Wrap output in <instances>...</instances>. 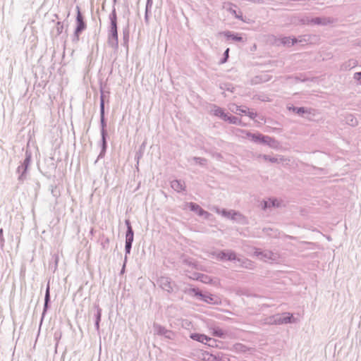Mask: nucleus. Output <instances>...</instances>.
<instances>
[{
  "label": "nucleus",
  "instance_id": "nucleus-12",
  "mask_svg": "<svg viewBox=\"0 0 361 361\" xmlns=\"http://www.w3.org/2000/svg\"><path fill=\"white\" fill-rule=\"evenodd\" d=\"M281 206V202L276 197H269L263 200L261 203L262 209L266 211L270 208H279Z\"/></svg>",
  "mask_w": 361,
  "mask_h": 361
},
{
  "label": "nucleus",
  "instance_id": "nucleus-64",
  "mask_svg": "<svg viewBox=\"0 0 361 361\" xmlns=\"http://www.w3.org/2000/svg\"><path fill=\"white\" fill-rule=\"evenodd\" d=\"M216 157H218V158H219V159H220V158H222V155H221L220 153H217V154H216Z\"/></svg>",
  "mask_w": 361,
  "mask_h": 361
},
{
  "label": "nucleus",
  "instance_id": "nucleus-17",
  "mask_svg": "<svg viewBox=\"0 0 361 361\" xmlns=\"http://www.w3.org/2000/svg\"><path fill=\"white\" fill-rule=\"evenodd\" d=\"M29 173V167L19 165L16 169V173L18 174V181L19 183H23L27 180Z\"/></svg>",
  "mask_w": 361,
  "mask_h": 361
},
{
  "label": "nucleus",
  "instance_id": "nucleus-29",
  "mask_svg": "<svg viewBox=\"0 0 361 361\" xmlns=\"http://www.w3.org/2000/svg\"><path fill=\"white\" fill-rule=\"evenodd\" d=\"M207 337H208V336H207L204 334L197 333V332L191 333L190 335V338L192 340L204 343V344H205V342H207Z\"/></svg>",
  "mask_w": 361,
  "mask_h": 361
},
{
  "label": "nucleus",
  "instance_id": "nucleus-47",
  "mask_svg": "<svg viewBox=\"0 0 361 361\" xmlns=\"http://www.w3.org/2000/svg\"><path fill=\"white\" fill-rule=\"evenodd\" d=\"M63 28H64L63 22L57 21V23H56V37L59 36L63 32Z\"/></svg>",
  "mask_w": 361,
  "mask_h": 361
},
{
  "label": "nucleus",
  "instance_id": "nucleus-36",
  "mask_svg": "<svg viewBox=\"0 0 361 361\" xmlns=\"http://www.w3.org/2000/svg\"><path fill=\"white\" fill-rule=\"evenodd\" d=\"M226 121H228L229 123L231 124H234V125H237V126H245V125L242 122V120L237 117V116H235L231 114H229L228 118H227V120Z\"/></svg>",
  "mask_w": 361,
  "mask_h": 361
},
{
  "label": "nucleus",
  "instance_id": "nucleus-13",
  "mask_svg": "<svg viewBox=\"0 0 361 361\" xmlns=\"http://www.w3.org/2000/svg\"><path fill=\"white\" fill-rule=\"evenodd\" d=\"M219 35L224 36L227 40H232L238 42H245L241 33L226 30L219 32Z\"/></svg>",
  "mask_w": 361,
  "mask_h": 361
},
{
  "label": "nucleus",
  "instance_id": "nucleus-42",
  "mask_svg": "<svg viewBox=\"0 0 361 361\" xmlns=\"http://www.w3.org/2000/svg\"><path fill=\"white\" fill-rule=\"evenodd\" d=\"M56 185H51L49 186L50 192L52 195V196L56 200L58 197L61 196V192L59 190H58Z\"/></svg>",
  "mask_w": 361,
  "mask_h": 361
},
{
  "label": "nucleus",
  "instance_id": "nucleus-50",
  "mask_svg": "<svg viewBox=\"0 0 361 361\" xmlns=\"http://www.w3.org/2000/svg\"><path fill=\"white\" fill-rule=\"evenodd\" d=\"M217 342H218L217 340L208 336L207 339V342H205V344L207 345L208 346L212 347V348L218 347Z\"/></svg>",
  "mask_w": 361,
  "mask_h": 361
},
{
  "label": "nucleus",
  "instance_id": "nucleus-57",
  "mask_svg": "<svg viewBox=\"0 0 361 361\" xmlns=\"http://www.w3.org/2000/svg\"><path fill=\"white\" fill-rule=\"evenodd\" d=\"M153 4V0H147L145 5V10L151 11Z\"/></svg>",
  "mask_w": 361,
  "mask_h": 361
},
{
  "label": "nucleus",
  "instance_id": "nucleus-46",
  "mask_svg": "<svg viewBox=\"0 0 361 361\" xmlns=\"http://www.w3.org/2000/svg\"><path fill=\"white\" fill-rule=\"evenodd\" d=\"M192 159L197 164H199L200 166H204L207 164V159L203 157H194Z\"/></svg>",
  "mask_w": 361,
  "mask_h": 361
},
{
  "label": "nucleus",
  "instance_id": "nucleus-52",
  "mask_svg": "<svg viewBox=\"0 0 361 361\" xmlns=\"http://www.w3.org/2000/svg\"><path fill=\"white\" fill-rule=\"evenodd\" d=\"M5 243V239L4 237V229L2 228H0V250L1 251L4 250Z\"/></svg>",
  "mask_w": 361,
  "mask_h": 361
},
{
  "label": "nucleus",
  "instance_id": "nucleus-19",
  "mask_svg": "<svg viewBox=\"0 0 361 361\" xmlns=\"http://www.w3.org/2000/svg\"><path fill=\"white\" fill-rule=\"evenodd\" d=\"M216 212L219 214H221V216L226 217L231 220H235L237 216H242V214L238 211H235L233 209H222L221 210L217 209Z\"/></svg>",
  "mask_w": 361,
  "mask_h": 361
},
{
  "label": "nucleus",
  "instance_id": "nucleus-51",
  "mask_svg": "<svg viewBox=\"0 0 361 361\" xmlns=\"http://www.w3.org/2000/svg\"><path fill=\"white\" fill-rule=\"evenodd\" d=\"M82 32L74 30L71 37V41L73 44H78L80 40V36Z\"/></svg>",
  "mask_w": 361,
  "mask_h": 361
},
{
  "label": "nucleus",
  "instance_id": "nucleus-61",
  "mask_svg": "<svg viewBox=\"0 0 361 361\" xmlns=\"http://www.w3.org/2000/svg\"><path fill=\"white\" fill-rule=\"evenodd\" d=\"M151 13V11L145 10V22L146 24L149 23V13Z\"/></svg>",
  "mask_w": 361,
  "mask_h": 361
},
{
  "label": "nucleus",
  "instance_id": "nucleus-41",
  "mask_svg": "<svg viewBox=\"0 0 361 361\" xmlns=\"http://www.w3.org/2000/svg\"><path fill=\"white\" fill-rule=\"evenodd\" d=\"M220 89L223 91H228L230 92H234L235 87H233V84L230 82H224L221 83L219 86Z\"/></svg>",
  "mask_w": 361,
  "mask_h": 361
},
{
  "label": "nucleus",
  "instance_id": "nucleus-21",
  "mask_svg": "<svg viewBox=\"0 0 361 361\" xmlns=\"http://www.w3.org/2000/svg\"><path fill=\"white\" fill-rule=\"evenodd\" d=\"M228 5L229 6V8H227V11L230 13H231L235 17V18L241 20L244 23H248V21L245 18H244L243 13L240 11H237L235 8H233V7H237L235 4L231 2H228Z\"/></svg>",
  "mask_w": 361,
  "mask_h": 361
},
{
  "label": "nucleus",
  "instance_id": "nucleus-15",
  "mask_svg": "<svg viewBox=\"0 0 361 361\" xmlns=\"http://www.w3.org/2000/svg\"><path fill=\"white\" fill-rule=\"evenodd\" d=\"M125 225L126 226L125 243L133 245L134 240V231L129 219L125 220Z\"/></svg>",
  "mask_w": 361,
  "mask_h": 361
},
{
  "label": "nucleus",
  "instance_id": "nucleus-6",
  "mask_svg": "<svg viewBox=\"0 0 361 361\" xmlns=\"http://www.w3.org/2000/svg\"><path fill=\"white\" fill-rule=\"evenodd\" d=\"M157 283L163 290H165L169 293H173V286L175 283L170 277L165 276H160L158 278Z\"/></svg>",
  "mask_w": 361,
  "mask_h": 361
},
{
  "label": "nucleus",
  "instance_id": "nucleus-25",
  "mask_svg": "<svg viewBox=\"0 0 361 361\" xmlns=\"http://www.w3.org/2000/svg\"><path fill=\"white\" fill-rule=\"evenodd\" d=\"M344 118V122L345 124L351 126V127H355L358 125V121L357 118L350 113H345L343 115Z\"/></svg>",
  "mask_w": 361,
  "mask_h": 361
},
{
  "label": "nucleus",
  "instance_id": "nucleus-10",
  "mask_svg": "<svg viewBox=\"0 0 361 361\" xmlns=\"http://www.w3.org/2000/svg\"><path fill=\"white\" fill-rule=\"evenodd\" d=\"M44 161L47 164L46 169L44 171H42L39 168V170L44 176L50 179L51 177V173L55 171L57 165L54 162V158L53 157H50L47 159H45Z\"/></svg>",
  "mask_w": 361,
  "mask_h": 361
},
{
  "label": "nucleus",
  "instance_id": "nucleus-16",
  "mask_svg": "<svg viewBox=\"0 0 361 361\" xmlns=\"http://www.w3.org/2000/svg\"><path fill=\"white\" fill-rule=\"evenodd\" d=\"M153 329L155 334L158 336H164L165 338L171 339L173 331L166 329L164 326L154 322L153 324Z\"/></svg>",
  "mask_w": 361,
  "mask_h": 361
},
{
  "label": "nucleus",
  "instance_id": "nucleus-55",
  "mask_svg": "<svg viewBox=\"0 0 361 361\" xmlns=\"http://www.w3.org/2000/svg\"><path fill=\"white\" fill-rule=\"evenodd\" d=\"M133 245L125 243V256L128 258V255L130 254Z\"/></svg>",
  "mask_w": 361,
  "mask_h": 361
},
{
  "label": "nucleus",
  "instance_id": "nucleus-23",
  "mask_svg": "<svg viewBox=\"0 0 361 361\" xmlns=\"http://www.w3.org/2000/svg\"><path fill=\"white\" fill-rule=\"evenodd\" d=\"M123 34V42L122 46L126 49V51H128V43L130 39V26L128 23L126 26H124L122 29Z\"/></svg>",
  "mask_w": 361,
  "mask_h": 361
},
{
  "label": "nucleus",
  "instance_id": "nucleus-40",
  "mask_svg": "<svg viewBox=\"0 0 361 361\" xmlns=\"http://www.w3.org/2000/svg\"><path fill=\"white\" fill-rule=\"evenodd\" d=\"M233 348L236 352L246 353L249 350V348L243 343H235L233 345Z\"/></svg>",
  "mask_w": 361,
  "mask_h": 361
},
{
  "label": "nucleus",
  "instance_id": "nucleus-1",
  "mask_svg": "<svg viewBox=\"0 0 361 361\" xmlns=\"http://www.w3.org/2000/svg\"><path fill=\"white\" fill-rule=\"evenodd\" d=\"M109 19L107 43L109 47L117 51L118 49V17L114 6L109 16Z\"/></svg>",
  "mask_w": 361,
  "mask_h": 361
},
{
  "label": "nucleus",
  "instance_id": "nucleus-5",
  "mask_svg": "<svg viewBox=\"0 0 361 361\" xmlns=\"http://www.w3.org/2000/svg\"><path fill=\"white\" fill-rule=\"evenodd\" d=\"M211 255L219 261L235 262L237 259L236 252L233 250L214 251Z\"/></svg>",
  "mask_w": 361,
  "mask_h": 361
},
{
  "label": "nucleus",
  "instance_id": "nucleus-54",
  "mask_svg": "<svg viewBox=\"0 0 361 361\" xmlns=\"http://www.w3.org/2000/svg\"><path fill=\"white\" fill-rule=\"evenodd\" d=\"M298 38H299V43H302V42L307 43L310 39V35H305L299 36Z\"/></svg>",
  "mask_w": 361,
  "mask_h": 361
},
{
  "label": "nucleus",
  "instance_id": "nucleus-22",
  "mask_svg": "<svg viewBox=\"0 0 361 361\" xmlns=\"http://www.w3.org/2000/svg\"><path fill=\"white\" fill-rule=\"evenodd\" d=\"M99 118L100 135H109L107 131V120L105 116V110H99Z\"/></svg>",
  "mask_w": 361,
  "mask_h": 361
},
{
  "label": "nucleus",
  "instance_id": "nucleus-11",
  "mask_svg": "<svg viewBox=\"0 0 361 361\" xmlns=\"http://www.w3.org/2000/svg\"><path fill=\"white\" fill-rule=\"evenodd\" d=\"M108 138L109 135H101V139L98 143L100 147V152L97 159L94 161V164H96L99 159L105 157L108 147Z\"/></svg>",
  "mask_w": 361,
  "mask_h": 361
},
{
  "label": "nucleus",
  "instance_id": "nucleus-63",
  "mask_svg": "<svg viewBox=\"0 0 361 361\" xmlns=\"http://www.w3.org/2000/svg\"><path fill=\"white\" fill-rule=\"evenodd\" d=\"M100 322L94 321V327L98 334H100Z\"/></svg>",
  "mask_w": 361,
  "mask_h": 361
},
{
  "label": "nucleus",
  "instance_id": "nucleus-32",
  "mask_svg": "<svg viewBox=\"0 0 361 361\" xmlns=\"http://www.w3.org/2000/svg\"><path fill=\"white\" fill-rule=\"evenodd\" d=\"M31 161H32V152L27 147L25 150V159L20 163V165L30 168Z\"/></svg>",
  "mask_w": 361,
  "mask_h": 361
},
{
  "label": "nucleus",
  "instance_id": "nucleus-14",
  "mask_svg": "<svg viewBox=\"0 0 361 361\" xmlns=\"http://www.w3.org/2000/svg\"><path fill=\"white\" fill-rule=\"evenodd\" d=\"M99 110H105V103L109 102V94L110 92L109 90H105L103 87V84L100 83L99 86Z\"/></svg>",
  "mask_w": 361,
  "mask_h": 361
},
{
  "label": "nucleus",
  "instance_id": "nucleus-31",
  "mask_svg": "<svg viewBox=\"0 0 361 361\" xmlns=\"http://www.w3.org/2000/svg\"><path fill=\"white\" fill-rule=\"evenodd\" d=\"M282 320L283 322V324H293L295 323L296 319L294 317L293 314L286 312L281 314Z\"/></svg>",
  "mask_w": 361,
  "mask_h": 361
},
{
  "label": "nucleus",
  "instance_id": "nucleus-35",
  "mask_svg": "<svg viewBox=\"0 0 361 361\" xmlns=\"http://www.w3.org/2000/svg\"><path fill=\"white\" fill-rule=\"evenodd\" d=\"M59 260L58 255L54 254L51 256V258L49 262V269L53 270V272H55L58 268Z\"/></svg>",
  "mask_w": 361,
  "mask_h": 361
},
{
  "label": "nucleus",
  "instance_id": "nucleus-38",
  "mask_svg": "<svg viewBox=\"0 0 361 361\" xmlns=\"http://www.w3.org/2000/svg\"><path fill=\"white\" fill-rule=\"evenodd\" d=\"M145 146H146V143H145V142H143L142 143V145L139 147L138 150L135 152V160H136V162H137V164H139L140 159L142 157V156L144 154Z\"/></svg>",
  "mask_w": 361,
  "mask_h": 361
},
{
  "label": "nucleus",
  "instance_id": "nucleus-33",
  "mask_svg": "<svg viewBox=\"0 0 361 361\" xmlns=\"http://www.w3.org/2000/svg\"><path fill=\"white\" fill-rule=\"evenodd\" d=\"M260 157H262L265 161H269L271 163H279V161H283L285 160L283 156L279 155V158L271 157L269 154H260Z\"/></svg>",
  "mask_w": 361,
  "mask_h": 361
},
{
  "label": "nucleus",
  "instance_id": "nucleus-8",
  "mask_svg": "<svg viewBox=\"0 0 361 361\" xmlns=\"http://www.w3.org/2000/svg\"><path fill=\"white\" fill-rule=\"evenodd\" d=\"M51 307V295H50V279L48 280L47 286H46V290H45V295H44V307L43 310L42 312L41 319H40V325L42 324L44 318L47 312V311Z\"/></svg>",
  "mask_w": 361,
  "mask_h": 361
},
{
  "label": "nucleus",
  "instance_id": "nucleus-4",
  "mask_svg": "<svg viewBox=\"0 0 361 361\" xmlns=\"http://www.w3.org/2000/svg\"><path fill=\"white\" fill-rule=\"evenodd\" d=\"M254 256L264 262L271 264L276 263L279 259V255L269 250H262L259 247H254Z\"/></svg>",
  "mask_w": 361,
  "mask_h": 361
},
{
  "label": "nucleus",
  "instance_id": "nucleus-44",
  "mask_svg": "<svg viewBox=\"0 0 361 361\" xmlns=\"http://www.w3.org/2000/svg\"><path fill=\"white\" fill-rule=\"evenodd\" d=\"M311 18H310L308 16H303L298 19V23L302 25H312Z\"/></svg>",
  "mask_w": 361,
  "mask_h": 361
},
{
  "label": "nucleus",
  "instance_id": "nucleus-34",
  "mask_svg": "<svg viewBox=\"0 0 361 361\" xmlns=\"http://www.w3.org/2000/svg\"><path fill=\"white\" fill-rule=\"evenodd\" d=\"M235 262H238L240 267L243 268L252 269L253 262L247 258L241 259L237 257V259Z\"/></svg>",
  "mask_w": 361,
  "mask_h": 361
},
{
  "label": "nucleus",
  "instance_id": "nucleus-59",
  "mask_svg": "<svg viewBox=\"0 0 361 361\" xmlns=\"http://www.w3.org/2000/svg\"><path fill=\"white\" fill-rule=\"evenodd\" d=\"M126 264H127V257H126V256H125L123 266H122V268L120 271V274H123L125 273Z\"/></svg>",
  "mask_w": 361,
  "mask_h": 361
},
{
  "label": "nucleus",
  "instance_id": "nucleus-2",
  "mask_svg": "<svg viewBox=\"0 0 361 361\" xmlns=\"http://www.w3.org/2000/svg\"><path fill=\"white\" fill-rule=\"evenodd\" d=\"M242 133L245 134L246 137L256 144H262L267 145L272 149H278L280 146L279 142L274 137L264 135L259 132L252 133L247 130H239Z\"/></svg>",
  "mask_w": 361,
  "mask_h": 361
},
{
  "label": "nucleus",
  "instance_id": "nucleus-24",
  "mask_svg": "<svg viewBox=\"0 0 361 361\" xmlns=\"http://www.w3.org/2000/svg\"><path fill=\"white\" fill-rule=\"evenodd\" d=\"M289 111H293V113L300 116H304L305 114H310L311 109L305 107V106H292L288 107Z\"/></svg>",
  "mask_w": 361,
  "mask_h": 361
},
{
  "label": "nucleus",
  "instance_id": "nucleus-60",
  "mask_svg": "<svg viewBox=\"0 0 361 361\" xmlns=\"http://www.w3.org/2000/svg\"><path fill=\"white\" fill-rule=\"evenodd\" d=\"M184 263L185 264H188L190 267H196V264H195V262H192V259H186L184 260Z\"/></svg>",
  "mask_w": 361,
  "mask_h": 361
},
{
  "label": "nucleus",
  "instance_id": "nucleus-53",
  "mask_svg": "<svg viewBox=\"0 0 361 361\" xmlns=\"http://www.w3.org/2000/svg\"><path fill=\"white\" fill-rule=\"evenodd\" d=\"M353 79L358 85H361V71L355 73L353 75Z\"/></svg>",
  "mask_w": 361,
  "mask_h": 361
},
{
  "label": "nucleus",
  "instance_id": "nucleus-9",
  "mask_svg": "<svg viewBox=\"0 0 361 361\" xmlns=\"http://www.w3.org/2000/svg\"><path fill=\"white\" fill-rule=\"evenodd\" d=\"M188 208L195 212L199 216L203 217L204 219H209L211 214L202 209L198 204L192 202H186Z\"/></svg>",
  "mask_w": 361,
  "mask_h": 361
},
{
  "label": "nucleus",
  "instance_id": "nucleus-43",
  "mask_svg": "<svg viewBox=\"0 0 361 361\" xmlns=\"http://www.w3.org/2000/svg\"><path fill=\"white\" fill-rule=\"evenodd\" d=\"M291 78H293L296 82H307L309 80V79L307 78V76L303 73H300L299 75L292 76Z\"/></svg>",
  "mask_w": 361,
  "mask_h": 361
},
{
  "label": "nucleus",
  "instance_id": "nucleus-27",
  "mask_svg": "<svg viewBox=\"0 0 361 361\" xmlns=\"http://www.w3.org/2000/svg\"><path fill=\"white\" fill-rule=\"evenodd\" d=\"M194 277L193 279H195L197 281H201L203 283L205 284H209L212 282V279L211 276L199 272L194 273Z\"/></svg>",
  "mask_w": 361,
  "mask_h": 361
},
{
  "label": "nucleus",
  "instance_id": "nucleus-56",
  "mask_svg": "<svg viewBox=\"0 0 361 361\" xmlns=\"http://www.w3.org/2000/svg\"><path fill=\"white\" fill-rule=\"evenodd\" d=\"M35 187H34V190L35 191V195H37V192H39L40 188H41V185H40V183L39 180H35Z\"/></svg>",
  "mask_w": 361,
  "mask_h": 361
},
{
  "label": "nucleus",
  "instance_id": "nucleus-58",
  "mask_svg": "<svg viewBox=\"0 0 361 361\" xmlns=\"http://www.w3.org/2000/svg\"><path fill=\"white\" fill-rule=\"evenodd\" d=\"M298 43H299V38H297L294 36L291 37V39L290 41V47L293 46Z\"/></svg>",
  "mask_w": 361,
  "mask_h": 361
},
{
  "label": "nucleus",
  "instance_id": "nucleus-62",
  "mask_svg": "<svg viewBox=\"0 0 361 361\" xmlns=\"http://www.w3.org/2000/svg\"><path fill=\"white\" fill-rule=\"evenodd\" d=\"M268 80L267 79H262V76H256L255 77L253 81L254 82L257 83V82H262V81H267Z\"/></svg>",
  "mask_w": 361,
  "mask_h": 361
},
{
  "label": "nucleus",
  "instance_id": "nucleus-45",
  "mask_svg": "<svg viewBox=\"0 0 361 361\" xmlns=\"http://www.w3.org/2000/svg\"><path fill=\"white\" fill-rule=\"evenodd\" d=\"M212 334L214 336L221 338H224V336H225V333H224V330L219 327L214 328L213 329Z\"/></svg>",
  "mask_w": 361,
  "mask_h": 361
},
{
  "label": "nucleus",
  "instance_id": "nucleus-30",
  "mask_svg": "<svg viewBox=\"0 0 361 361\" xmlns=\"http://www.w3.org/2000/svg\"><path fill=\"white\" fill-rule=\"evenodd\" d=\"M267 323L271 325H281L283 324L281 314H276L268 318Z\"/></svg>",
  "mask_w": 361,
  "mask_h": 361
},
{
  "label": "nucleus",
  "instance_id": "nucleus-28",
  "mask_svg": "<svg viewBox=\"0 0 361 361\" xmlns=\"http://www.w3.org/2000/svg\"><path fill=\"white\" fill-rule=\"evenodd\" d=\"M237 110L239 111L240 114L247 116L252 120H254L257 116L256 111H250L247 106H238Z\"/></svg>",
  "mask_w": 361,
  "mask_h": 361
},
{
  "label": "nucleus",
  "instance_id": "nucleus-3",
  "mask_svg": "<svg viewBox=\"0 0 361 361\" xmlns=\"http://www.w3.org/2000/svg\"><path fill=\"white\" fill-rule=\"evenodd\" d=\"M183 292L200 301H202L209 305H219L221 303V300L219 297L208 292L203 293L197 287L185 288L183 290Z\"/></svg>",
  "mask_w": 361,
  "mask_h": 361
},
{
  "label": "nucleus",
  "instance_id": "nucleus-37",
  "mask_svg": "<svg viewBox=\"0 0 361 361\" xmlns=\"http://www.w3.org/2000/svg\"><path fill=\"white\" fill-rule=\"evenodd\" d=\"M93 306H94V308L95 310V313H94V321L95 322H101V320H102V310L99 307V303H97V302H94Z\"/></svg>",
  "mask_w": 361,
  "mask_h": 361
},
{
  "label": "nucleus",
  "instance_id": "nucleus-7",
  "mask_svg": "<svg viewBox=\"0 0 361 361\" xmlns=\"http://www.w3.org/2000/svg\"><path fill=\"white\" fill-rule=\"evenodd\" d=\"M75 31L82 32L87 29V23L79 6H76Z\"/></svg>",
  "mask_w": 361,
  "mask_h": 361
},
{
  "label": "nucleus",
  "instance_id": "nucleus-18",
  "mask_svg": "<svg viewBox=\"0 0 361 361\" xmlns=\"http://www.w3.org/2000/svg\"><path fill=\"white\" fill-rule=\"evenodd\" d=\"M312 25L325 26L334 23V19L331 17H315L311 18Z\"/></svg>",
  "mask_w": 361,
  "mask_h": 361
},
{
  "label": "nucleus",
  "instance_id": "nucleus-26",
  "mask_svg": "<svg viewBox=\"0 0 361 361\" xmlns=\"http://www.w3.org/2000/svg\"><path fill=\"white\" fill-rule=\"evenodd\" d=\"M214 109L213 110V115L220 118L224 121H226L229 113L225 112V110L223 108L216 105H214Z\"/></svg>",
  "mask_w": 361,
  "mask_h": 361
},
{
  "label": "nucleus",
  "instance_id": "nucleus-48",
  "mask_svg": "<svg viewBox=\"0 0 361 361\" xmlns=\"http://www.w3.org/2000/svg\"><path fill=\"white\" fill-rule=\"evenodd\" d=\"M291 39V37L290 36H288V37H282L281 38L279 39V41L280 42V43L285 46V47H290V41Z\"/></svg>",
  "mask_w": 361,
  "mask_h": 361
},
{
  "label": "nucleus",
  "instance_id": "nucleus-49",
  "mask_svg": "<svg viewBox=\"0 0 361 361\" xmlns=\"http://www.w3.org/2000/svg\"><path fill=\"white\" fill-rule=\"evenodd\" d=\"M229 48H227L224 54H223V56L221 57V59H220L219 61V64H224L225 63H226L228 60V58H229Z\"/></svg>",
  "mask_w": 361,
  "mask_h": 361
},
{
  "label": "nucleus",
  "instance_id": "nucleus-39",
  "mask_svg": "<svg viewBox=\"0 0 361 361\" xmlns=\"http://www.w3.org/2000/svg\"><path fill=\"white\" fill-rule=\"evenodd\" d=\"M357 63V62L356 60L350 59L349 61H348L347 62H345L341 66V69H343V70L351 69L353 67L356 66Z\"/></svg>",
  "mask_w": 361,
  "mask_h": 361
},
{
  "label": "nucleus",
  "instance_id": "nucleus-20",
  "mask_svg": "<svg viewBox=\"0 0 361 361\" xmlns=\"http://www.w3.org/2000/svg\"><path fill=\"white\" fill-rule=\"evenodd\" d=\"M171 187L176 192L180 193L186 190V185L183 180L175 179L171 181Z\"/></svg>",
  "mask_w": 361,
  "mask_h": 361
}]
</instances>
